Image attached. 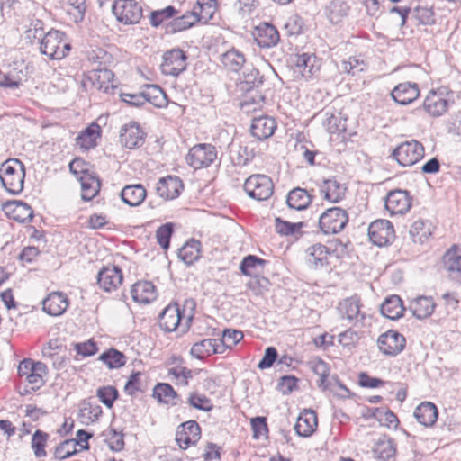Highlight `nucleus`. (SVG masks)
Listing matches in <instances>:
<instances>
[{"mask_svg":"<svg viewBox=\"0 0 461 461\" xmlns=\"http://www.w3.org/2000/svg\"><path fill=\"white\" fill-rule=\"evenodd\" d=\"M112 12L117 21L124 24H136L142 17V7L136 0H115Z\"/></svg>","mask_w":461,"mask_h":461,"instance_id":"obj_5","label":"nucleus"},{"mask_svg":"<svg viewBox=\"0 0 461 461\" xmlns=\"http://www.w3.org/2000/svg\"><path fill=\"white\" fill-rule=\"evenodd\" d=\"M79 181L82 190L81 197L84 201L92 200L99 193L101 183L95 176L84 174V176H79Z\"/></svg>","mask_w":461,"mask_h":461,"instance_id":"obj_43","label":"nucleus"},{"mask_svg":"<svg viewBox=\"0 0 461 461\" xmlns=\"http://www.w3.org/2000/svg\"><path fill=\"white\" fill-rule=\"evenodd\" d=\"M443 262L449 276L454 280L461 281V249L453 246L445 253Z\"/></svg>","mask_w":461,"mask_h":461,"instance_id":"obj_26","label":"nucleus"},{"mask_svg":"<svg viewBox=\"0 0 461 461\" xmlns=\"http://www.w3.org/2000/svg\"><path fill=\"white\" fill-rule=\"evenodd\" d=\"M183 188V182L178 176H167L158 181L156 191L161 198L172 200L179 196Z\"/></svg>","mask_w":461,"mask_h":461,"instance_id":"obj_19","label":"nucleus"},{"mask_svg":"<svg viewBox=\"0 0 461 461\" xmlns=\"http://www.w3.org/2000/svg\"><path fill=\"white\" fill-rule=\"evenodd\" d=\"M424 109L433 117L444 114L448 108V101L436 91H430L423 102Z\"/></svg>","mask_w":461,"mask_h":461,"instance_id":"obj_29","label":"nucleus"},{"mask_svg":"<svg viewBox=\"0 0 461 461\" xmlns=\"http://www.w3.org/2000/svg\"><path fill=\"white\" fill-rule=\"evenodd\" d=\"M312 371L319 376L317 381V384L320 388L323 390L329 389V384L327 383V378L330 375V369L327 364L321 360L318 359L317 361L312 363Z\"/></svg>","mask_w":461,"mask_h":461,"instance_id":"obj_59","label":"nucleus"},{"mask_svg":"<svg viewBox=\"0 0 461 461\" xmlns=\"http://www.w3.org/2000/svg\"><path fill=\"white\" fill-rule=\"evenodd\" d=\"M348 222V214L340 207H331L319 217V229L325 235L342 231Z\"/></svg>","mask_w":461,"mask_h":461,"instance_id":"obj_4","label":"nucleus"},{"mask_svg":"<svg viewBox=\"0 0 461 461\" xmlns=\"http://www.w3.org/2000/svg\"><path fill=\"white\" fill-rule=\"evenodd\" d=\"M433 225L429 221L419 219L415 221L409 230L410 236L415 243H424L432 235Z\"/></svg>","mask_w":461,"mask_h":461,"instance_id":"obj_39","label":"nucleus"},{"mask_svg":"<svg viewBox=\"0 0 461 461\" xmlns=\"http://www.w3.org/2000/svg\"><path fill=\"white\" fill-rule=\"evenodd\" d=\"M179 14L174 6L168 5L163 9L154 10L149 15V23L152 27L158 28L167 20L175 17Z\"/></svg>","mask_w":461,"mask_h":461,"instance_id":"obj_51","label":"nucleus"},{"mask_svg":"<svg viewBox=\"0 0 461 461\" xmlns=\"http://www.w3.org/2000/svg\"><path fill=\"white\" fill-rule=\"evenodd\" d=\"M276 129V121L268 116L255 118L250 126L252 136L259 140L271 137Z\"/></svg>","mask_w":461,"mask_h":461,"instance_id":"obj_24","label":"nucleus"},{"mask_svg":"<svg viewBox=\"0 0 461 461\" xmlns=\"http://www.w3.org/2000/svg\"><path fill=\"white\" fill-rule=\"evenodd\" d=\"M219 339H205L193 345L191 348V355L197 359H203L213 354H222Z\"/></svg>","mask_w":461,"mask_h":461,"instance_id":"obj_32","label":"nucleus"},{"mask_svg":"<svg viewBox=\"0 0 461 461\" xmlns=\"http://www.w3.org/2000/svg\"><path fill=\"white\" fill-rule=\"evenodd\" d=\"M360 299L357 296H351L344 299L339 304V311L343 319L357 324L365 319V313L361 311Z\"/></svg>","mask_w":461,"mask_h":461,"instance_id":"obj_20","label":"nucleus"},{"mask_svg":"<svg viewBox=\"0 0 461 461\" xmlns=\"http://www.w3.org/2000/svg\"><path fill=\"white\" fill-rule=\"evenodd\" d=\"M201 438V428L195 420L183 422L177 427L176 440L182 449L196 444Z\"/></svg>","mask_w":461,"mask_h":461,"instance_id":"obj_14","label":"nucleus"},{"mask_svg":"<svg viewBox=\"0 0 461 461\" xmlns=\"http://www.w3.org/2000/svg\"><path fill=\"white\" fill-rule=\"evenodd\" d=\"M199 22L195 12L187 11L181 16L173 19L166 25V32L167 33H176L187 30Z\"/></svg>","mask_w":461,"mask_h":461,"instance_id":"obj_36","label":"nucleus"},{"mask_svg":"<svg viewBox=\"0 0 461 461\" xmlns=\"http://www.w3.org/2000/svg\"><path fill=\"white\" fill-rule=\"evenodd\" d=\"M438 409L430 402H423L414 411L416 420L425 427L432 426L438 419Z\"/></svg>","mask_w":461,"mask_h":461,"instance_id":"obj_33","label":"nucleus"},{"mask_svg":"<svg viewBox=\"0 0 461 461\" xmlns=\"http://www.w3.org/2000/svg\"><path fill=\"white\" fill-rule=\"evenodd\" d=\"M267 261L255 255H248L240 264V270L248 276H256L263 273Z\"/></svg>","mask_w":461,"mask_h":461,"instance_id":"obj_41","label":"nucleus"},{"mask_svg":"<svg viewBox=\"0 0 461 461\" xmlns=\"http://www.w3.org/2000/svg\"><path fill=\"white\" fill-rule=\"evenodd\" d=\"M153 397L159 402L175 405L177 393L169 384L158 383L153 389Z\"/></svg>","mask_w":461,"mask_h":461,"instance_id":"obj_49","label":"nucleus"},{"mask_svg":"<svg viewBox=\"0 0 461 461\" xmlns=\"http://www.w3.org/2000/svg\"><path fill=\"white\" fill-rule=\"evenodd\" d=\"M435 303L431 297L419 296L412 300L410 303V310L413 316L422 320L429 317L435 310Z\"/></svg>","mask_w":461,"mask_h":461,"instance_id":"obj_35","label":"nucleus"},{"mask_svg":"<svg viewBox=\"0 0 461 461\" xmlns=\"http://www.w3.org/2000/svg\"><path fill=\"white\" fill-rule=\"evenodd\" d=\"M368 237L370 241L377 247L388 246L395 239L393 225L388 220H375L368 227Z\"/></svg>","mask_w":461,"mask_h":461,"instance_id":"obj_10","label":"nucleus"},{"mask_svg":"<svg viewBox=\"0 0 461 461\" xmlns=\"http://www.w3.org/2000/svg\"><path fill=\"white\" fill-rule=\"evenodd\" d=\"M5 209L6 211V214L18 222L31 221L33 217V211L32 207L22 201L7 203Z\"/></svg>","mask_w":461,"mask_h":461,"instance_id":"obj_31","label":"nucleus"},{"mask_svg":"<svg viewBox=\"0 0 461 461\" xmlns=\"http://www.w3.org/2000/svg\"><path fill=\"white\" fill-rule=\"evenodd\" d=\"M215 10V0H197L192 12H195L197 18H199V22L205 23L212 18Z\"/></svg>","mask_w":461,"mask_h":461,"instance_id":"obj_48","label":"nucleus"},{"mask_svg":"<svg viewBox=\"0 0 461 461\" xmlns=\"http://www.w3.org/2000/svg\"><path fill=\"white\" fill-rule=\"evenodd\" d=\"M100 131L97 124H91L77 137L76 144L85 150L95 148L97 139L100 138Z\"/></svg>","mask_w":461,"mask_h":461,"instance_id":"obj_42","label":"nucleus"},{"mask_svg":"<svg viewBox=\"0 0 461 461\" xmlns=\"http://www.w3.org/2000/svg\"><path fill=\"white\" fill-rule=\"evenodd\" d=\"M79 445V442L76 439H66L59 444L54 451V456L57 459L63 460L68 457L72 456L76 453H77V447Z\"/></svg>","mask_w":461,"mask_h":461,"instance_id":"obj_56","label":"nucleus"},{"mask_svg":"<svg viewBox=\"0 0 461 461\" xmlns=\"http://www.w3.org/2000/svg\"><path fill=\"white\" fill-rule=\"evenodd\" d=\"M71 50V44L65 32L50 30L40 41V51L50 59H62Z\"/></svg>","mask_w":461,"mask_h":461,"instance_id":"obj_2","label":"nucleus"},{"mask_svg":"<svg viewBox=\"0 0 461 461\" xmlns=\"http://www.w3.org/2000/svg\"><path fill=\"white\" fill-rule=\"evenodd\" d=\"M424 156V148L421 143L411 140L401 143L393 151V157L402 167L412 166Z\"/></svg>","mask_w":461,"mask_h":461,"instance_id":"obj_9","label":"nucleus"},{"mask_svg":"<svg viewBox=\"0 0 461 461\" xmlns=\"http://www.w3.org/2000/svg\"><path fill=\"white\" fill-rule=\"evenodd\" d=\"M49 438L50 435L40 429L35 430L32 434L31 447L37 458L45 457L47 456L45 447Z\"/></svg>","mask_w":461,"mask_h":461,"instance_id":"obj_52","label":"nucleus"},{"mask_svg":"<svg viewBox=\"0 0 461 461\" xmlns=\"http://www.w3.org/2000/svg\"><path fill=\"white\" fill-rule=\"evenodd\" d=\"M68 307V299L61 292H52L42 301L43 311L50 316L63 314Z\"/></svg>","mask_w":461,"mask_h":461,"instance_id":"obj_22","label":"nucleus"},{"mask_svg":"<svg viewBox=\"0 0 461 461\" xmlns=\"http://www.w3.org/2000/svg\"><path fill=\"white\" fill-rule=\"evenodd\" d=\"M374 417L388 428H397L399 423L397 416L390 410L375 409Z\"/></svg>","mask_w":461,"mask_h":461,"instance_id":"obj_64","label":"nucleus"},{"mask_svg":"<svg viewBox=\"0 0 461 461\" xmlns=\"http://www.w3.org/2000/svg\"><path fill=\"white\" fill-rule=\"evenodd\" d=\"M391 96L395 103L408 105L420 96V88L417 83H400L392 90Z\"/></svg>","mask_w":461,"mask_h":461,"instance_id":"obj_18","label":"nucleus"},{"mask_svg":"<svg viewBox=\"0 0 461 461\" xmlns=\"http://www.w3.org/2000/svg\"><path fill=\"white\" fill-rule=\"evenodd\" d=\"M174 231V224L167 222L158 228L156 239L163 249H167L170 246V240Z\"/></svg>","mask_w":461,"mask_h":461,"instance_id":"obj_61","label":"nucleus"},{"mask_svg":"<svg viewBox=\"0 0 461 461\" xmlns=\"http://www.w3.org/2000/svg\"><path fill=\"white\" fill-rule=\"evenodd\" d=\"M414 18L421 24L429 25L435 23V14L432 8L417 5L411 8Z\"/></svg>","mask_w":461,"mask_h":461,"instance_id":"obj_60","label":"nucleus"},{"mask_svg":"<svg viewBox=\"0 0 461 461\" xmlns=\"http://www.w3.org/2000/svg\"><path fill=\"white\" fill-rule=\"evenodd\" d=\"M86 0H65L67 14L75 23L83 22L86 12Z\"/></svg>","mask_w":461,"mask_h":461,"instance_id":"obj_50","label":"nucleus"},{"mask_svg":"<svg viewBox=\"0 0 461 461\" xmlns=\"http://www.w3.org/2000/svg\"><path fill=\"white\" fill-rule=\"evenodd\" d=\"M168 375L175 378L177 385L187 386L189 379L193 377V371L187 367L176 366L168 369Z\"/></svg>","mask_w":461,"mask_h":461,"instance_id":"obj_62","label":"nucleus"},{"mask_svg":"<svg viewBox=\"0 0 461 461\" xmlns=\"http://www.w3.org/2000/svg\"><path fill=\"white\" fill-rule=\"evenodd\" d=\"M200 257L201 243L194 239L186 241L185 244L178 250V258L188 266L197 261Z\"/></svg>","mask_w":461,"mask_h":461,"instance_id":"obj_45","label":"nucleus"},{"mask_svg":"<svg viewBox=\"0 0 461 461\" xmlns=\"http://www.w3.org/2000/svg\"><path fill=\"white\" fill-rule=\"evenodd\" d=\"M254 40L260 48L270 49L276 46L280 34L275 25L269 23H260L254 28Z\"/></svg>","mask_w":461,"mask_h":461,"instance_id":"obj_15","label":"nucleus"},{"mask_svg":"<svg viewBox=\"0 0 461 461\" xmlns=\"http://www.w3.org/2000/svg\"><path fill=\"white\" fill-rule=\"evenodd\" d=\"M347 188L335 179H327L320 185L322 198L330 203H339L345 197Z\"/></svg>","mask_w":461,"mask_h":461,"instance_id":"obj_25","label":"nucleus"},{"mask_svg":"<svg viewBox=\"0 0 461 461\" xmlns=\"http://www.w3.org/2000/svg\"><path fill=\"white\" fill-rule=\"evenodd\" d=\"M25 167L17 158L8 159L1 165L0 180L5 189L12 194H19L23 190Z\"/></svg>","mask_w":461,"mask_h":461,"instance_id":"obj_1","label":"nucleus"},{"mask_svg":"<svg viewBox=\"0 0 461 461\" xmlns=\"http://www.w3.org/2000/svg\"><path fill=\"white\" fill-rule=\"evenodd\" d=\"M120 142L127 149L139 148L144 143L145 133L140 124L131 122L124 124L120 131Z\"/></svg>","mask_w":461,"mask_h":461,"instance_id":"obj_17","label":"nucleus"},{"mask_svg":"<svg viewBox=\"0 0 461 461\" xmlns=\"http://www.w3.org/2000/svg\"><path fill=\"white\" fill-rule=\"evenodd\" d=\"M132 299L140 303H149L157 297L155 285L150 281H139L131 290Z\"/></svg>","mask_w":461,"mask_h":461,"instance_id":"obj_28","label":"nucleus"},{"mask_svg":"<svg viewBox=\"0 0 461 461\" xmlns=\"http://www.w3.org/2000/svg\"><path fill=\"white\" fill-rule=\"evenodd\" d=\"M187 403L193 408L203 411H211L213 409L212 401L206 395L197 392H193L189 394Z\"/></svg>","mask_w":461,"mask_h":461,"instance_id":"obj_58","label":"nucleus"},{"mask_svg":"<svg viewBox=\"0 0 461 461\" xmlns=\"http://www.w3.org/2000/svg\"><path fill=\"white\" fill-rule=\"evenodd\" d=\"M48 374V367L46 364L42 362H37L36 367L28 375L26 380L23 381L26 384L25 393L31 391H37L45 384L44 377Z\"/></svg>","mask_w":461,"mask_h":461,"instance_id":"obj_34","label":"nucleus"},{"mask_svg":"<svg viewBox=\"0 0 461 461\" xmlns=\"http://www.w3.org/2000/svg\"><path fill=\"white\" fill-rule=\"evenodd\" d=\"M317 426L316 412L312 410H304L297 418L294 430L298 436L307 438L312 435Z\"/></svg>","mask_w":461,"mask_h":461,"instance_id":"obj_23","label":"nucleus"},{"mask_svg":"<svg viewBox=\"0 0 461 461\" xmlns=\"http://www.w3.org/2000/svg\"><path fill=\"white\" fill-rule=\"evenodd\" d=\"M145 104L149 103L155 107L164 108L167 106V97L164 90L158 85H146L142 87Z\"/></svg>","mask_w":461,"mask_h":461,"instance_id":"obj_37","label":"nucleus"},{"mask_svg":"<svg viewBox=\"0 0 461 461\" xmlns=\"http://www.w3.org/2000/svg\"><path fill=\"white\" fill-rule=\"evenodd\" d=\"M303 225V222L292 223L286 221H283L279 217L276 218L275 220L276 230L281 235L287 236L297 233L301 230Z\"/></svg>","mask_w":461,"mask_h":461,"instance_id":"obj_63","label":"nucleus"},{"mask_svg":"<svg viewBox=\"0 0 461 461\" xmlns=\"http://www.w3.org/2000/svg\"><path fill=\"white\" fill-rule=\"evenodd\" d=\"M348 5L344 0H333L328 6L329 18L331 23H338L348 14Z\"/></svg>","mask_w":461,"mask_h":461,"instance_id":"obj_55","label":"nucleus"},{"mask_svg":"<svg viewBox=\"0 0 461 461\" xmlns=\"http://www.w3.org/2000/svg\"><path fill=\"white\" fill-rule=\"evenodd\" d=\"M244 190L249 197L257 201H265L273 194L274 185L271 178L266 175H253L245 181Z\"/></svg>","mask_w":461,"mask_h":461,"instance_id":"obj_7","label":"nucleus"},{"mask_svg":"<svg viewBox=\"0 0 461 461\" xmlns=\"http://www.w3.org/2000/svg\"><path fill=\"white\" fill-rule=\"evenodd\" d=\"M374 451L379 459L388 460L396 453L395 443L393 438L383 436L378 439Z\"/></svg>","mask_w":461,"mask_h":461,"instance_id":"obj_47","label":"nucleus"},{"mask_svg":"<svg viewBox=\"0 0 461 461\" xmlns=\"http://www.w3.org/2000/svg\"><path fill=\"white\" fill-rule=\"evenodd\" d=\"M120 196L124 203L135 207L143 203L147 191L140 184L128 185L122 189Z\"/></svg>","mask_w":461,"mask_h":461,"instance_id":"obj_30","label":"nucleus"},{"mask_svg":"<svg viewBox=\"0 0 461 461\" xmlns=\"http://www.w3.org/2000/svg\"><path fill=\"white\" fill-rule=\"evenodd\" d=\"M313 195L304 188L295 187L286 195V203L290 209L303 211L312 203Z\"/></svg>","mask_w":461,"mask_h":461,"instance_id":"obj_27","label":"nucleus"},{"mask_svg":"<svg viewBox=\"0 0 461 461\" xmlns=\"http://www.w3.org/2000/svg\"><path fill=\"white\" fill-rule=\"evenodd\" d=\"M99 360L105 364L108 368H119L125 364V356L117 349L111 348L99 356Z\"/></svg>","mask_w":461,"mask_h":461,"instance_id":"obj_53","label":"nucleus"},{"mask_svg":"<svg viewBox=\"0 0 461 461\" xmlns=\"http://www.w3.org/2000/svg\"><path fill=\"white\" fill-rule=\"evenodd\" d=\"M113 77L112 70L98 67L88 72L83 80V86L85 87L91 86L100 92L111 94L116 87L113 83Z\"/></svg>","mask_w":461,"mask_h":461,"instance_id":"obj_8","label":"nucleus"},{"mask_svg":"<svg viewBox=\"0 0 461 461\" xmlns=\"http://www.w3.org/2000/svg\"><path fill=\"white\" fill-rule=\"evenodd\" d=\"M412 199L406 190L395 189L390 191L384 200L385 209L391 215H402L411 207Z\"/></svg>","mask_w":461,"mask_h":461,"instance_id":"obj_12","label":"nucleus"},{"mask_svg":"<svg viewBox=\"0 0 461 461\" xmlns=\"http://www.w3.org/2000/svg\"><path fill=\"white\" fill-rule=\"evenodd\" d=\"M244 335L241 330H231L225 329L222 332V338L219 339V345L222 349V353L226 351L227 348H231L237 343H239Z\"/></svg>","mask_w":461,"mask_h":461,"instance_id":"obj_54","label":"nucleus"},{"mask_svg":"<svg viewBox=\"0 0 461 461\" xmlns=\"http://www.w3.org/2000/svg\"><path fill=\"white\" fill-rule=\"evenodd\" d=\"M404 310L402 301L398 295L386 298L380 308L381 313L390 320H397L402 317Z\"/></svg>","mask_w":461,"mask_h":461,"instance_id":"obj_40","label":"nucleus"},{"mask_svg":"<svg viewBox=\"0 0 461 461\" xmlns=\"http://www.w3.org/2000/svg\"><path fill=\"white\" fill-rule=\"evenodd\" d=\"M217 158L216 148L212 144H197L186 155L187 164L194 170L210 167Z\"/></svg>","mask_w":461,"mask_h":461,"instance_id":"obj_6","label":"nucleus"},{"mask_svg":"<svg viewBox=\"0 0 461 461\" xmlns=\"http://www.w3.org/2000/svg\"><path fill=\"white\" fill-rule=\"evenodd\" d=\"M377 344L384 355L396 356L403 350L405 338L397 331L388 330L379 336Z\"/></svg>","mask_w":461,"mask_h":461,"instance_id":"obj_16","label":"nucleus"},{"mask_svg":"<svg viewBox=\"0 0 461 461\" xmlns=\"http://www.w3.org/2000/svg\"><path fill=\"white\" fill-rule=\"evenodd\" d=\"M323 126L330 134L340 133L346 131V119L342 118L340 113L334 111H325L323 113Z\"/></svg>","mask_w":461,"mask_h":461,"instance_id":"obj_44","label":"nucleus"},{"mask_svg":"<svg viewBox=\"0 0 461 461\" xmlns=\"http://www.w3.org/2000/svg\"><path fill=\"white\" fill-rule=\"evenodd\" d=\"M122 270L115 265H108L99 270L97 275V284L104 292H113L117 290L122 284Z\"/></svg>","mask_w":461,"mask_h":461,"instance_id":"obj_13","label":"nucleus"},{"mask_svg":"<svg viewBox=\"0 0 461 461\" xmlns=\"http://www.w3.org/2000/svg\"><path fill=\"white\" fill-rule=\"evenodd\" d=\"M193 316L189 315L185 320L180 305L176 303L168 304L159 314L158 323L165 332H172L180 329L182 333L188 330Z\"/></svg>","mask_w":461,"mask_h":461,"instance_id":"obj_3","label":"nucleus"},{"mask_svg":"<svg viewBox=\"0 0 461 461\" xmlns=\"http://www.w3.org/2000/svg\"><path fill=\"white\" fill-rule=\"evenodd\" d=\"M316 57L308 53L296 55L294 60L295 71L304 78L312 77L318 70L314 66Z\"/></svg>","mask_w":461,"mask_h":461,"instance_id":"obj_38","label":"nucleus"},{"mask_svg":"<svg viewBox=\"0 0 461 461\" xmlns=\"http://www.w3.org/2000/svg\"><path fill=\"white\" fill-rule=\"evenodd\" d=\"M187 55L179 48L167 50L163 54V62L160 65L164 75L177 77L186 68Z\"/></svg>","mask_w":461,"mask_h":461,"instance_id":"obj_11","label":"nucleus"},{"mask_svg":"<svg viewBox=\"0 0 461 461\" xmlns=\"http://www.w3.org/2000/svg\"><path fill=\"white\" fill-rule=\"evenodd\" d=\"M330 249L321 243L309 247L306 250V261L308 266L313 269H320L329 265Z\"/></svg>","mask_w":461,"mask_h":461,"instance_id":"obj_21","label":"nucleus"},{"mask_svg":"<svg viewBox=\"0 0 461 461\" xmlns=\"http://www.w3.org/2000/svg\"><path fill=\"white\" fill-rule=\"evenodd\" d=\"M223 66L231 71L238 72L245 64L244 54L237 49H230L221 56Z\"/></svg>","mask_w":461,"mask_h":461,"instance_id":"obj_46","label":"nucleus"},{"mask_svg":"<svg viewBox=\"0 0 461 461\" xmlns=\"http://www.w3.org/2000/svg\"><path fill=\"white\" fill-rule=\"evenodd\" d=\"M264 83V76L260 75L258 69L254 68H246L243 72V82L246 90L258 88Z\"/></svg>","mask_w":461,"mask_h":461,"instance_id":"obj_57","label":"nucleus"}]
</instances>
